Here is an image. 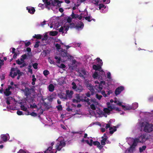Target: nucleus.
<instances>
[{
  "instance_id": "393cba45",
  "label": "nucleus",
  "mask_w": 153,
  "mask_h": 153,
  "mask_svg": "<svg viewBox=\"0 0 153 153\" xmlns=\"http://www.w3.org/2000/svg\"><path fill=\"white\" fill-rule=\"evenodd\" d=\"M83 89L82 87H77L76 89L75 90V91L78 92H81L82 91Z\"/></svg>"
},
{
  "instance_id": "37998d69",
  "label": "nucleus",
  "mask_w": 153,
  "mask_h": 153,
  "mask_svg": "<svg viewBox=\"0 0 153 153\" xmlns=\"http://www.w3.org/2000/svg\"><path fill=\"white\" fill-rule=\"evenodd\" d=\"M116 107L114 105H111V106H109L108 107V108H109L111 110V111L113 109H115Z\"/></svg>"
},
{
  "instance_id": "3c124183",
  "label": "nucleus",
  "mask_w": 153,
  "mask_h": 153,
  "mask_svg": "<svg viewBox=\"0 0 153 153\" xmlns=\"http://www.w3.org/2000/svg\"><path fill=\"white\" fill-rule=\"evenodd\" d=\"M30 115H31V116L35 117L36 116H37V114L36 113H35L34 112H32L30 114Z\"/></svg>"
},
{
  "instance_id": "0eeeda50",
  "label": "nucleus",
  "mask_w": 153,
  "mask_h": 153,
  "mask_svg": "<svg viewBox=\"0 0 153 153\" xmlns=\"http://www.w3.org/2000/svg\"><path fill=\"white\" fill-rule=\"evenodd\" d=\"M63 1L59 0H54L52 1L51 4L53 6H56L58 7H60L61 6V3H63Z\"/></svg>"
},
{
  "instance_id": "20e7f679",
  "label": "nucleus",
  "mask_w": 153,
  "mask_h": 153,
  "mask_svg": "<svg viewBox=\"0 0 153 153\" xmlns=\"http://www.w3.org/2000/svg\"><path fill=\"white\" fill-rule=\"evenodd\" d=\"M105 84V82L104 81H101L98 85H96L94 86V88L98 92H100L102 89V85H104Z\"/></svg>"
},
{
  "instance_id": "72a5a7b5",
  "label": "nucleus",
  "mask_w": 153,
  "mask_h": 153,
  "mask_svg": "<svg viewBox=\"0 0 153 153\" xmlns=\"http://www.w3.org/2000/svg\"><path fill=\"white\" fill-rule=\"evenodd\" d=\"M48 35L47 34H45L44 36V37L41 39L42 41H44L47 40L48 38Z\"/></svg>"
},
{
  "instance_id": "864d4df0",
  "label": "nucleus",
  "mask_w": 153,
  "mask_h": 153,
  "mask_svg": "<svg viewBox=\"0 0 153 153\" xmlns=\"http://www.w3.org/2000/svg\"><path fill=\"white\" fill-rule=\"evenodd\" d=\"M90 105L91 108L93 110H95L96 109V107L94 104H92Z\"/></svg>"
},
{
  "instance_id": "a211bd4d",
  "label": "nucleus",
  "mask_w": 153,
  "mask_h": 153,
  "mask_svg": "<svg viewBox=\"0 0 153 153\" xmlns=\"http://www.w3.org/2000/svg\"><path fill=\"white\" fill-rule=\"evenodd\" d=\"M48 90L50 92H53L54 90V86L53 85L51 84L49 85L48 86Z\"/></svg>"
},
{
  "instance_id": "69168bd1",
  "label": "nucleus",
  "mask_w": 153,
  "mask_h": 153,
  "mask_svg": "<svg viewBox=\"0 0 153 153\" xmlns=\"http://www.w3.org/2000/svg\"><path fill=\"white\" fill-rule=\"evenodd\" d=\"M27 55L26 54H24L23 55H22L21 56V58H22L24 59L25 60L27 58Z\"/></svg>"
},
{
  "instance_id": "0e129e2a",
  "label": "nucleus",
  "mask_w": 153,
  "mask_h": 153,
  "mask_svg": "<svg viewBox=\"0 0 153 153\" xmlns=\"http://www.w3.org/2000/svg\"><path fill=\"white\" fill-rule=\"evenodd\" d=\"M63 30V27H61L59 29V31L60 32H62V33H64Z\"/></svg>"
},
{
  "instance_id": "4c0bfd02",
  "label": "nucleus",
  "mask_w": 153,
  "mask_h": 153,
  "mask_svg": "<svg viewBox=\"0 0 153 153\" xmlns=\"http://www.w3.org/2000/svg\"><path fill=\"white\" fill-rule=\"evenodd\" d=\"M27 51L28 52V55L29 56H30V54L31 55V49L30 47H28L26 49Z\"/></svg>"
},
{
  "instance_id": "4468645a",
  "label": "nucleus",
  "mask_w": 153,
  "mask_h": 153,
  "mask_svg": "<svg viewBox=\"0 0 153 153\" xmlns=\"http://www.w3.org/2000/svg\"><path fill=\"white\" fill-rule=\"evenodd\" d=\"M84 24L82 22H81L80 24L76 25L75 27L77 30H79V29H82L84 27Z\"/></svg>"
},
{
  "instance_id": "c9c22d12",
  "label": "nucleus",
  "mask_w": 153,
  "mask_h": 153,
  "mask_svg": "<svg viewBox=\"0 0 153 153\" xmlns=\"http://www.w3.org/2000/svg\"><path fill=\"white\" fill-rule=\"evenodd\" d=\"M133 108L134 109H135L138 107V104L137 103H135L133 104Z\"/></svg>"
},
{
  "instance_id": "de8ad7c7",
  "label": "nucleus",
  "mask_w": 153,
  "mask_h": 153,
  "mask_svg": "<svg viewBox=\"0 0 153 153\" xmlns=\"http://www.w3.org/2000/svg\"><path fill=\"white\" fill-rule=\"evenodd\" d=\"M84 18L86 20H87L89 22H90L91 21V20L90 19L91 17L90 16H86L84 17Z\"/></svg>"
},
{
  "instance_id": "4d7b16f0",
  "label": "nucleus",
  "mask_w": 153,
  "mask_h": 153,
  "mask_svg": "<svg viewBox=\"0 0 153 153\" xmlns=\"http://www.w3.org/2000/svg\"><path fill=\"white\" fill-rule=\"evenodd\" d=\"M16 62L17 64L19 65H22L23 63V62H21L20 61L19 59H18L16 60Z\"/></svg>"
},
{
  "instance_id": "cd10ccee",
  "label": "nucleus",
  "mask_w": 153,
  "mask_h": 153,
  "mask_svg": "<svg viewBox=\"0 0 153 153\" xmlns=\"http://www.w3.org/2000/svg\"><path fill=\"white\" fill-rule=\"evenodd\" d=\"M49 71L47 70H45L43 72V74L45 76L49 74Z\"/></svg>"
},
{
  "instance_id": "423d86ee",
  "label": "nucleus",
  "mask_w": 153,
  "mask_h": 153,
  "mask_svg": "<svg viewBox=\"0 0 153 153\" xmlns=\"http://www.w3.org/2000/svg\"><path fill=\"white\" fill-rule=\"evenodd\" d=\"M86 86L89 90H90L91 92V95H93L95 92L94 87L89 82H88L86 83Z\"/></svg>"
},
{
  "instance_id": "c85d7f7f",
  "label": "nucleus",
  "mask_w": 153,
  "mask_h": 153,
  "mask_svg": "<svg viewBox=\"0 0 153 153\" xmlns=\"http://www.w3.org/2000/svg\"><path fill=\"white\" fill-rule=\"evenodd\" d=\"M59 97L61 99H63V100H67V97H66L65 96H63V95L62 94L59 95Z\"/></svg>"
},
{
  "instance_id": "e2e57ef3",
  "label": "nucleus",
  "mask_w": 153,
  "mask_h": 153,
  "mask_svg": "<svg viewBox=\"0 0 153 153\" xmlns=\"http://www.w3.org/2000/svg\"><path fill=\"white\" fill-rule=\"evenodd\" d=\"M72 18L70 17H68L67 19V22L69 23H70L72 22Z\"/></svg>"
},
{
  "instance_id": "603ef678",
  "label": "nucleus",
  "mask_w": 153,
  "mask_h": 153,
  "mask_svg": "<svg viewBox=\"0 0 153 153\" xmlns=\"http://www.w3.org/2000/svg\"><path fill=\"white\" fill-rule=\"evenodd\" d=\"M25 46L27 47L31 44V42L30 41H28L27 42H25Z\"/></svg>"
},
{
  "instance_id": "a18cd8bd",
  "label": "nucleus",
  "mask_w": 153,
  "mask_h": 153,
  "mask_svg": "<svg viewBox=\"0 0 153 153\" xmlns=\"http://www.w3.org/2000/svg\"><path fill=\"white\" fill-rule=\"evenodd\" d=\"M39 41H38V42H36V43H35V44L34 45V47L35 48H37L38 47H39Z\"/></svg>"
},
{
  "instance_id": "a878e982",
  "label": "nucleus",
  "mask_w": 153,
  "mask_h": 153,
  "mask_svg": "<svg viewBox=\"0 0 153 153\" xmlns=\"http://www.w3.org/2000/svg\"><path fill=\"white\" fill-rule=\"evenodd\" d=\"M76 98L79 101V102H80L81 101L80 100L82 98V97L80 96L79 94H76Z\"/></svg>"
},
{
  "instance_id": "4be33fe9",
  "label": "nucleus",
  "mask_w": 153,
  "mask_h": 153,
  "mask_svg": "<svg viewBox=\"0 0 153 153\" xmlns=\"http://www.w3.org/2000/svg\"><path fill=\"white\" fill-rule=\"evenodd\" d=\"M42 36L40 34L35 35L33 36V38L37 39H42Z\"/></svg>"
},
{
  "instance_id": "6e6d98bb",
  "label": "nucleus",
  "mask_w": 153,
  "mask_h": 153,
  "mask_svg": "<svg viewBox=\"0 0 153 153\" xmlns=\"http://www.w3.org/2000/svg\"><path fill=\"white\" fill-rule=\"evenodd\" d=\"M58 110L59 111H61L62 110V107L61 105H59L56 106Z\"/></svg>"
},
{
  "instance_id": "f704fd0d",
  "label": "nucleus",
  "mask_w": 153,
  "mask_h": 153,
  "mask_svg": "<svg viewBox=\"0 0 153 153\" xmlns=\"http://www.w3.org/2000/svg\"><path fill=\"white\" fill-rule=\"evenodd\" d=\"M93 144L94 146H98L100 145V143L97 141H96L93 142Z\"/></svg>"
},
{
  "instance_id": "7c9ffc66",
  "label": "nucleus",
  "mask_w": 153,
  "mask_h": 153,
  "mask_svg": "<svg viewBox=\"0 0 153 153\" xmlns=\"http://www.w3.org/2000/svg\"><path fill=\"white\" fill-rule=\"evenodd\" d=\"M54 58L56 59L57 60L56 61V62L57 63L59 64L60 63L61 61L60 57H59L57 56H55Z\"/></svg>"
},
{
  "instance_id": "473e14b6",
  "label": "nucleus",
  "mask_w": 153,
  "mask_h": 153,
  "mask_svg": "<svg viewBox=\"0 0 153 153\" xmlns=\"http://www.w3.org/2000/svg\"><path fill=\"white\" fill-rule=\"evenodd\" d=\"M71 85H73V86L72 87V88L74 90H75L76 89V88L77 87V86L76 83L74 82H73L72 83Z\"/></svg>"
},
{
  "instance_id": "a19ab883",
  "label": "nucleus",
  "mask_w": 153,
  "mask_h": 153,
  "mask_svg": "<svg viewBox=\"0 0 153 153\" xmlns=\"http://www.w3.org/2000/svg\"><path fill=\"white\" fill-rule=\"evenodd\" d=\"M135 148L134 147H131V146H130V147L128 149V151L130 153H131L132 152L133 150Z\"/></svg>"
},
{
  "instance_id": "f3484780",
  "label": "nucleus",
  "mask_w": 153,
  "mask_h": 153,
  "mask_svg": "<svg viewBox=\"0 0 153 153\" xmlns=\"http://www.w3.org/2000/svg\"><path fill=\"white\" fill-rule=\"evenodd\" d=\"M9 88H6L5 91H4V94L6 96H8L11 94V92Z\"/></svg>"
},
{
  "instance_id": "c03bdc74",
  "label": "nucleus",
  "mask_w": 153,
  "mask_h": 153,
  "mask_svg": "<svg viewBox=\"0 0 153 153\" xmlns=\"http://www.w3.org/2000/svg\"><path fill=\"white\" fill-rule=\"evenodd\" d=\"M17 73L19 76H22L23 74V72H20V70L19 69L17 70Z\"/></svg>"
},
{
  "instance_id": "b1692460",
  "label": "nucleus",
  "mask_w": 153,
  "mask_h": 153,
  "mask_svg": "<svg viewBox=\"0 0 153 153\" xmlns=\"http://www.w3.org/2000/svg\"><path fill=\"white\" fill-rule=\"evenodd\" d=\"M109 109V108H104L103 109V111H104V112L106 113H110V111H111V109L110 110Z\"/></svg>"
},
{
  "instance_id": "9d476101",
  "label": "nucleus",
  "mask_w": 153,
  "mask_h": 153,
  "mask_svg": "<svg viewBox=\"0 0 153 153\" xmlns=\"http://www.w3.org/2000/svg\"><path fill=\"white\" fill-rule=\"evenodd\" d=\"M124 89V87L123 86H120L118 87L115 89V94L116 96L119 95Z\"/></svg>"
},
{
  "instance_id": "49530a36",
  "label": "nucleus",
  "mask_w": 153,
  "mask_h": 153,
  "mask_svg": "<svg viewBox=\"0 0 153 153\" xmlns=\"http://www.w3.org/2000/svg\"><path fill=\"white\" fill-rule=\"evenodd\" d=\"M98 74L97 72L95 71L94 74L93 76L94 78H96L98 76Z\"/></svg>"
},
{
  "instance_id": "1a4fd4ad",
  "label": "nucleus",
  "mask_w": 153,
  "mask_h": 153,
  "mask_svg": "<svg viewBox=\"0 0 153 153\" xmlns=\"http://www.w3.org/2000/svg\"><path fill=\"white\" fill-rule=\"evenodd\" d=\"M82 97V99L80 100L81 101L86 102L88 105H90L91 104V102L92 101V100H90L86 96L83 95Z\"/></svg>"
},
{
  "instance_id": "f8f14e48",
  "label": "nucleus",
  "mask_w": 153,
  "mask_h": 153,
  "mask_svg": "<svg viewBox=\"0 0 153 153\" xmlns=\"http://www.w3.org/2000/svg\"><path fill=\"white\" fill-rule=\"evenodd\" d=\"M26 10H28V12L29 13L32 14H34L35 12V10L34 8L31 7H27Z\"/></svg>"
},
{
  "instance_id": "bb28decb",
  "label": "nucleus",
  "mask_w": 153,
  "mask_h": 153,
  "mask_svg": "<svg viewBox=\"0 0 153 153\" xmlns=\"http://www.w3.org/2000/svg\"><path fill=\"white\" fill-rule=\"evenodd\" d=\"M20 107L21 109L24 111L27 112L28 111L27 108L25 107L24 105H21Z\"/></svg>"
},
{
  "instance_id": "6e6552de",
  "label": "nucleus",
  "mask_w": 153,
  "mask_h": 153,
  "mask_svg": "<svg viewBox=\"0 0 153 153\" xmlns=\"http://www.w3.org/2000/svg\"><path fill=\"white\" fill-rule=\"evenodd\" d=\"M140 137L135 138L132 144L131 145V147H134L135 148L138 143H142L143 141H140Z\"/></svg>"
},
{
  "instance_id": "6ab92c4d",
  "label": "nucleus",
  "mask_w": 153,
  "mask_h": 153,
  "mask_svg": "<svg viewBox=\"0 0 153 153\" xmlns=\"http://www.w3.org/2000/svg\"><path fill=\"white\" fill-rule=\"evenodd\" d=\"M1 137L4 142H6L7 140V136L5 134H1Z\"/></svg>"
},
{
  "instance_id": "8fccbe9b",
  "label": "nucleus",
  "mask_w": 153,
  "mask_h": 153,
  "mask_svg": "<svg viewBox=\"0 0 153 153\" xmlns=\"http://www.w3.org/2000/svg\"><path fill=\"white\" fill-rule=\"evenodd\" d=\"M55 46L56 49L58 50H59L61 48V45L58 43H57L56 44Z\"/></svg>"
},
{
  "instance_id": "5701e85b",
  "label": "nucleus",
  "mask_w": 153,
  "mask_h": 153,
  "mask_svg": "<svg viewBox=\"0 0 153 153\" xmlns=\"http://www.w3.org/2000/svg\"><path fill=\"white\" fill-rule=\"evenodd\" d=\"M71 16L72 19H76L79 17V15L77 14H75L73 12L71 15Z\"/></svg>"
},
{
  "instance_id": "39448f33",
  "label": "nucleus",
  "mask_w": 153,
  "mask_h": 153,
  "mask_svg": "<svg viewBox=\"0 0 153 153\" xmlns=\"http://www.w3.org/2000/svg\"><path fill=\"white\" fill-rule=\"evenodd\" d=\"M65 143L63 141H60L59 143H57L56 146V149L58 151H60L62 148L65 145Z\"/></svg>"
},
{
  "instance_id": "052dcab7",
  "label": "nucleus",
  "mask_w": 153,
  "mask_h": 153,
  "mask_svg": "<svg viewBox=\"0 0 153 153\" xmlns=\"http://www.w3.org/2000/svg\"><path fill=\"white\" fill-rule=\"evenodd\" d=\"M59 67L61 68H64L66 67V66L64 64L62 63L60 64Z\"/></svg>"
},
{
  "instance_id": "f257e3e1",
  "label": "nucleus",
  "mask_w": 153,
  "mask_h": 153,
  "mask_svg": "<svg viewBox=\"0 0 153 153\" xmlns=\"http://www.w3.org/2000/svg\"><path fill=\"white\" fill-rule=\"evenodd\" d=\"M144 131L146 132L150 133L153 131V124L147 123L145 125Z\"/></svg>"
},
{
  "instance_id": "774afa93",
  "label": "nucleus",
  "mask_w": 153,
  "mask_h": 153,
  "mask_svg": "<svg viewBox=\"0 0 153 153\" xmlns=\"http://www.w3.org/2000/svg\"><path fill=\"white\" fill-rule=\"evenodd\" d=\"M18 153H26L25 151H24L22 149H21L19 150V152H18Z\"/></svg>"
},
{
  "instance_id": "ea45409f",
  "label": "nucleus",
  "mask_w": 153,
  "mask_h": 153,
  "mask_svg": "<svg viewBox=\"0 0 153 153\" xmlns=\"http://www.w3.org/2000/svg\"><path fill=\"white\" fill-rule=\"evenodd\" d=\"M48 60L49 62L51 64H53L54 65L55 64V63L54 61L52 59H50V57L48 58Z\"/></svg>"
},
{
  "instance_id": "680f3d73",
  "label": "nucleus",
  "mask_w": 153,
  "mask_h": 153,
  "mask_svg": "<svg viewBox=\"0 0 153 153\" xmlns=\"http://www.w3.org/2000/svg\"><path fill=\"white\" fill-rule=\"evenodd\" d=\"M107 77L109 79H111V74L109 72L107 73Z\"/></svg>"
},
{
  "instance_id": "9b49d317",
  "label": "nucleus",
  "mask_w": 153,
  "mask_h": 153,
  "mask_svg": "<svg viewBox=\"0 0 153 153\" xmlns=\"http://www.w3.org/2000/svg\"><path fill=\"white\" fill-rule=\"evenodd\" d=\"M66 97H67V99L68 98L71 99L72 97V95L74 94V92L72 91H70L69 90H67L66 91Z\"/></svg>"
},
{
  "instance_id": "09e8293b",
  "label": "nucleus",
  "mask_w": 153,
  "mask_h": 153,
  "mask_svg": "<svg viewBox=\"0 0 153 153\" xmlns=\"http://www.w3.org/2000/svg\"><path fill=\"white\" fill-rule=\"evenodd\" d=\"M96 98L99 100H100L102 97V95H99L98 94H96Z\"/></svg>"
},
{
  "instance_id": "aec40b11",
  "label": "nucleus",
  "mask_w": 153,
  "mask_h": 153,
  "mask_svg": "<svg viewBox=\"0 0 153 153\" xmlns=\"http://www.w3.org/2000/svg\"><path fill=\"white\" fill-rule=\"evenodd\" d=\"M102 139L101 141V144L102 145H105V142L108 137H102Z\"/></svg>"
},
{
  "instance_id": "412c9836",
  "label": "nucleus",
  "mask_w": 153,
  "mask_h": 153,
  "mask_svg": "<svg viewBox=\"0 0 153 153\" xmlns=\"http://www.w3.org/2000/svg\"><path fill=\"white\" fill-rule=\"evenodd\" d=\"M32 81L31 84L33 85H34L35 84V82L36 81V79L35 78V75H32Z\"/></svg>"
},
{
  "instance_id": "2f4dec72",
  "label": "nucleus",
  "mask_w": 153,
  "mask_h": 153,
  "mask_svg": "<svg viewBox=\"0 0 153 153\" xmlns=\"http://www.w3.org/2000/svg\"><path fill=\"white\" fill-rule=\"evenodd\" d=\"M30 107L31 108H37V106L35 103H33L32 105L31 104L30 105Z\"/></svg>"
},
{
  "instance_id": "338daca9",
  "label": "nucleus",
  "mask_w": 153,
  "mask_h": 153,
  "mask_svg": "<svg viewBox=\"0 0 153 153\" xmlns=\"http://www.w3.org/2000/svg\"><path fill=\"white\" fill-rule=\"evenodd\" d=\"M17 114L19 115L23 114V112L22 111L18 110L17 112Z\"/></svg>"
},
{
  "instance_id": "2eb2a0df",
  "label": "nucleus",
  "mask_w": 153,
  "mask_h": 153,
  "mask_svg": "<svg viewBox=\"0 0 153 153\" xmlns=\"http://www.w3.org/2000/svg\"><path fill=\"white\" fill-rule=\"evenodd\" d=\"M25 94L26 96L27 97L28 96L31 94L30 92V89L28 88H26L25 89Z\"/></svg>"
},
{
  "instance_id": "c756f323",
  "label": "nucleus",
  "mask_w": 153,
  "mask_h": 153,
  "mask_svg": "<svg viewBox=\"0 0 153 153\" xmlns=\"http://www.w3.org/2000/svg\"><path fill=\"white\" fill-rule=\"evenodd\" d=\"M146 148V146H143L142 147L139 148V151L140 152H143L144 150H145Z\"/></svg>"
},
{
  "instance_id": "dca6fc26",
  "label": "nucleus",
  "mask_w": 153,
  "mask_h": 153,
  "mask_svg": "<svg viewBox=\"0 0 153 153\" xmlns=\"http://www.w3.org/2000/svg\"><path fill=\"white\" fill-rule=\"evenodd\" d=\"M113 127L114 129H113L112 127H111L109 128V133L111 134H112L114 132L117 131V127L116 126H113Z\"/></svg>"
},
{
  "instance_id": "7ed1b4c3",
  "label": "nucleus",
  "mask_w": 153,
  "mask_h": 153,
  "mask_svg": "<svg viewBox=\"0 0 153 153\" xmlns=\"http://www.w3.org/2000/svg\"><path fill=\"white\" fill-rule=\"evenodd\" d=\"M97 62L100 65H93V68L95 71H100L101 69V65L103 64V62L102 60L100 59L99 58H97Z\"/></svg>"
},
{
  "instance_id": "79ce46f5",
  "label": "nucleus",
  "mask_w": 153,
  "mask_h": 153,
  "mask_svg": "<svg viewBox=\"0 0 153 153\" xmlns=\"http://www.w3.org/2000/svg\"><path fill=\"white\" fill-rule=\"evenodd\" d=\"M57 33L56 31H52L50 32V35L52 36H55L57 35Z\"/></svg>"
},
{
  "instance_id": "13d9d810",
  "label": "nucleus",
  "mask_w": 153,
  "mask_h": 153,
  "mask_svg": "<svg viewBox=\"0 0 153 153\" xmlns=\"http://www.w3.org/2000/svg\"><path fill=\"white\" fill-rule=\"evenodd\" d=\"M101 93L104 97H106L107 96V94H105V91H102Z\"/></svg>"
},
{
  "instance_id": "f03ea898",
  "label": "nucleus",
  "mask_w": 153,
  "mask_h": 153,
  "mask_svg": "<svg viewBox=\"0 0 153 153\" xmlns=\"http://www.w3.org/2000/svg\"><path fill=\"white\" fill-rule=\"evenodd\" d=\"M60 55L63 57H67L68 59H72L73 57L67 52V50L62 49L60 53Z\"/></svg>"
},
{
  "instance_id": "ddd939ff",
  "label": "nucleus",
  "mask_w": 153,
  "mask_h": 153,
  "mask_svg": "<svg viewBox=\"0 0 153 153\" xmlns=\"http://www.w3.org/2000/svg\"><path fill=\"white\" fill-rule=\"evenodd\" d=\"M53 148L52 147L49 146L48 148L44 151L45 153H56L57 151L53 152V151H51Z\"/></svg>"
},
{
  "instance_id": "e433bc0d",
  "label": "nucleus",
  "mask_w": 153,
  "mask_h": 153,
  "mask_svg": "<svg viewBox=\"0 0 153 153\" xmlns=\"http://www.w3.org/2000/svg\"><path fill=\"white\" fill-rule=\"evenodd\" d=\"M51 0H49V1H48L47 2L45 3V6L46 7V8H47L48 6V5H49L51 4Z\"/></svg>"
},
{
  "instance_id": "5fc2aeb1",
  "label": "nucleus",
  "mask_w": 153,
  "mask_h": 153,
  "mask_svg": "<svg viewBox=\"0 0 153 153\" xmlns=\"http://www.w3.org/2000/svg\"><path fill=\"white\" fill-rule=\"evenodd\" d=\"M38 6L40 7L42 9H43L44 8V4H42L40 3L39 4Z\"/></svg>"
},
{
  "instance_id": "58836bf2",
  "label": "nucleus",
  "mask_w": 153,
  "mask_h": 153,
  "mask_svg": "<svg viewBox=\"0 0 153 153\" xmlns=\"http://www.w3.org/2000/svg\"><path fill=\"white\" fill-rule=\"evenodd\" d=\"M38 64L37 63H35L32 64V66L35 69L38 68Z\"/></svg>"
},
{
  "instance_id": "bf43d9fd",
  "label": "nucleus",
  "mask_w": 153,
  "mask_h": 153,
  "mask_svg": "<svg viewBox=\"0 0 153 153\" xmlns=\"http://www.w3.org/2000/svg\"><path fill=\"white\" fill-rule=\"evenodd\" d=\"M145 137L146 136L144 135H143L142 137H141V140L140 141H143L142 143L146 141Z\"/></svg>"
}]
</instances>
